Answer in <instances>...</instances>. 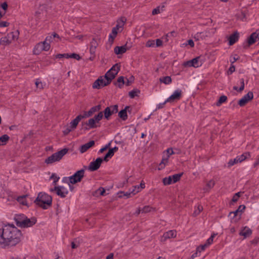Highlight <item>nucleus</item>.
Returning a JSON list of instances; mask_svg holds the SVG:
<instances>
[{
  "label": "nucleus",
  "instance_id": "1",
  "mask_svg": "<svg viewBox=\"0 0 259 259\" xmlns=\"http://www.w3.org/2000/svg\"><path fill=\"white\" fill-rule=\"evenodd\" d=\"M21 236V231L14 225L0 226V245L15 246L20 242Z\"/></svg>",
  "mask_w": 259,
  "mask_h": 259
},
{
  "label": "nucleus",
  "instance_id": "2",
  "mask_svg": "<svg viewBox=\"0 0 259 259\" xmlns=\"http://www.w3.org/2000/svg\"><path fill=\"white\" fill-rule=\"evenodd\" d=\"M36 205L44 209H47L52 205V197L43 192H40L34 201Z\"/></svg>",
  "mask_w": 259,
  "mask_h": 259
},
{
  "label": "nucleus",
  "instance_id": "3",
  "mask_svg": "<svg viewBox=\"0 0 259 259\" xmlns=\"http://www.w3.org/2000/svg\"><path fill=\"white\" fill-rule=\"evenodd\" d=\"M68 151V149L64 148L60 151L54 153L45 160V162L47 164H52L55 162L59 161L67 153Z\"/></svg>",
  "mask_w": 259,
  "mask_h": 259
},
{
  "label": "nucleus",
  "instance_id": "4",
  "mask_svg": "<svg viewBox=\"0 0 259 259\" xmlns=\"http://www.w3.org/2000/svg\"><path fill=\"white\" fill-rule=\"evenodd\" d=\"M119 70L120 67L119 65L118 64H116L107 72L104 76L106 78H107V80H108L109 83H110L112 80L115 78L116 75L117 74Z\"/></svg>",
  "mask_w": 259,
  "mask_h": 259
},
{
  "label": "nucleus",
  "instance_id": "5",
  "mask_svg": "<svg viewBox=\"0 0 259 259\" xmlns=\"http://www.w3.org/2000/svg\"><path fill=\"white\" fill-rule=\"evenodd\" d=\"M84 170L83 169H80L77 171L73 175L66 178L69 180V183L72 184H75L77 183L80 182L81 179L84 177Z\"/></svg>",
  "mask_w": 259,
  "mask_h": 259
},
{
  "label": "nucleus",
  "instance_id": "6",
  "mask_svg": "<svg viewBox=\"0 0 259 259\" xmlns=\"http://www.w3.org/2000/svg\"><path fill=\"white\" fill-rule=\"evenodd\" d=\"M214 33L213 29H207L203 32H197L194 36L195 40L203 39L206 37H210Z\"/></svg>",
  "mask_w": 259,
  "mask_h": 259
},
{
  "label": "nucleus",
  "instance_id": "7",
  "mask_svg": "<svg viewBox=\"0 0 259 259\" xmlns=\"http://www.w3.org/2000/svg\"><path fill=\"white\" fill-rule=\"evenodd\" d=\"M109 83H110L104 76H101L94 82L93 88L94 89H100L107 85Z\"/></svg>",
  "mask_w": 259,
  "mask_h": 259
},
{
  "label": "nucleus",
  "instance_id": "8",
  "mask_svg": "<svg viewBox=\"0 0 259 259\" xmlns=\"http://www.w3.org/2000/svg\"><path fill=\"white\" fill-rule=\"evenodd\" d=\"M183 174H175L172 176H169L168 177L164 178L163 179V183L164 185H170L171 183H175L178 182L180 179Z\"/></svg>",
  "mask_w": 259,
  "mask_h": 259
},
{
  "label": "nucleus",
  "instance_id": "9",
  "mask_svg": "<svg viewBox=\"0 0 259 259\" xmlns=\"http://www.w3.org/2000/svg\"><path fill=\"white\" fill-rule=\"evenodd\" d=\"M50 48V45H48L47 43H46L44 41L42 42H39L37 44L35 48H34L33 52L35 54H39L41 51H48Z\"/></svg>",
  "mask_w": 259,
  "mask_h": 259
},
{
  "label": "nucleus",
  "instance_id": "10",
  "mask_svg": "<svg viewBox=\"0 0 259 259\" xmlns=\"http://www.w3.org/2000/svg\"><path fill=\"white\" fill-rule=\"evenodd\" d=\"M50 191H55L57 195L62 198L66 197L68 193L67 188L63 186H55L53 189H51Z\"/></svg>",
  "mask_w": 259,
  "mask_h": 259
},
{
  "label": "nucleus",
  "instance_id": "11",
  "mask_svg": "<svg viewBox=\"0 0 259 259\" xmlns=\"http://www.w3.org/2000/svg\"><path fill=\"white\" fill-rule=\"evenodd\" d=\"M202 64V61L200 60V57H196L190 61L184 63V66L198 67L201 66Z\"/></svg>",
  "mask_w": 259,
  "mask_h": 259
},
{
  "label": "nucleus",
  "instance_id": "12",
  "mask_svg": "<svg viewBox=\"0 0 259 259\" xmlns=\"http://www.w3.org/2000/svg\"><path fill=\"white\" fill-rule=\"evenodd\" d=\"M104 161L103 158L99 157L96 160L92 161L89 166L88 169L90 171H95L97 170L100 166L102 162Z\"/></svg>",
  "mask_w": 259,
  "mask_h": 259
},
{
  "label": "nucleus",
  "instance_id": "13",
  "mask_svg": "<svg viewBox=\"0 0 259 259\" xmlns=\"http://www.w3.org/2000/svg\"><path fill=\"white\" fill-rule=\"evenodd\" d=\"M253 98L252 92H249L247 94L244 95L238 102V104L240 106H244L249 101L252 100Z\"/></svg>",
  "mask_w": 259,
  "mask_h": 259
},
{
  "label": "nucleus",
  "instance_id": "14",
  "mask_svg": "<svg viewBox=\"0 0 259 259\" xmlns=\"http://www.w3.org/2000/svg\"><path fill=\"white\" fill-rule=\"evenodd\" d=\"M165 152L166 153V155L165 156H163L161 162L160 163V166L161 168L164 167V166L168 163L170 155L174 153L173 150L171 148L167 149Z\"/></svg>",
  "mask_w": 259,
  "mask_h": 259
},
{
  "label": "nucleus",
  "instance_id": "15",
  "mask_svg": "<svg viewBox=\"0 0 259 259\" xmlns=\"http://www.w3.org/2000/svg\"><path fill=\"white\" fill-rule=\"evenodd\" d=\"M182 95V91L178 89L176 90L174 93L166 100L165 102H172L175 100L180 99Z\"/></svg>",
  "mask_w": 259,
  "mask_h": 259
},
{
  "label": "nucleus",
  "instance_id": "16",
  "mask_svg": "<svg viewBox=\"0 0 259 259\" xmlns=\"http://www.w3.org/2000/svg\"><path fill=\"white\" fill-rule=\"evenodd\" d=\"M177 232L175 230H169L164 233L161 238V241L164 242L167 239L176 237Z\"/></svg>",
  "mask_w": 259,
  "mask_h": 259
},
{
  "label": "nucleus",
  "instance_id": "17",
  "mask_svg": "<svg viewBox=\"0 0 259 259\" xmlns=\"http://www.w3.org/2000/svg\"><path fill=\"white\" fill-rule=\"evenodd\" d=\"M85 118V116L82 115H78L74 119H73L70 123L69 127L72 130L76 128L79 122L83 118Z\"/></svg>",
  "mask_w": 259,
  "mask_h": 259
},
{
  "label": "nucleus",
  "instance_id": "18",
  "mask_svg": "<svg viewBox=\"0 0 259 259\" xmlns=\"http://www.w3.org/2000/svg\"><path fill=\"white\" fill-rule=\"evenodd\" d=\"M118 149V148L117 147H114L113 148L110 149L103 159L105 161H108L109 159L111 158L114 155V153L117 151Z\"/></svg>",
  "mask_w": 259,
  "mask_h": 259
},
{
  "label": "nucleus",
  "instance_id": "19",
  "mask_svg": "<svg viewBox=\"0 0 259 259\" xmlns=\"http://www.w3.org/2000/svg\"><path fill=\"white\" fill-rule=\"evenodd\" d=\"M36 222V220L34 218H32L31 219H28L27 217L26 219L24 220L22 227H31L33 225H34Z\"/></svg>",
  "mask_w": 259,
  "mask_h": 259
},
{
  "label": "nucleus",
  "instance_id": "20",
  "mask_svg": "<svg viewBox=\"0 0 259 259\" xmlns=\"http://www.w3.org/2000/svg\"><path fill=\"white\" fill-rule=\"evenodd\" d=\"M259 39V31H256L252 33L248 38V42L252 45Z\"/></svg>",
  "mask_w": 259,
  "mask_h": 259
},
{
  "label": "nucleus",
  "instance_id": "21",
  "mask_svg": "<svg viewBox=\"0 0 259 259\" xmlns=\"http://www.w3.org/2000/svg\"><path fill=\"white\" fill-rule=\"evenodd\" d=\"M19 32L18 30H16L14 32H12L7 34L10 43H12L13 41L17 40L19 37Z\"/></svg>",
  "mask_w": 259,
  "mask_h": 259
},
{
  "label": "nucleus",
  "instance_id": "22",
  "mask_svg": "<svg viewBox=\"0 0 259 259\" xmlns=\"http://www.w3.org/2000/svg\"><path fill=\"white\" fill-rule=\"evenodd\" d=\"M129 49V48H128L126 45H124V46H120V47H116L114 49V53L117 54V55H119V54H122L123 53H125L128 49Z\"/></svg>",
  "mask_w": 259,
  "mask_h": 259
},
{
  "label": "nucleus",
  "instance_id": "23",
  "mask_svg": "<svg viewBox=\"0 0 259 259\" xmlns=\"http://www.w3.org/2000/svg\"><path fill=\"white\" fill-rule=\"evenodd\" d=\"M118 30H116V29L112 28L111 33L109 35V39L108 41V44L110 46V47L112 45L114 39L116 36V35L117 34Z\"/></svg>",
  "mask_w": 259,
  "mask_h": 259
},
{
  "label": "nucleus",
  "instance_id": "24",
  "mask_svg": "<svg viewBox=\"0 0 259 259\" xmlns=\"http://www.w3.org/2000/svg\"><path fill=\"white\" fill-rule=\"evenodd\" d=\"M26 218L23 214L17 215L15 218V220L17 226L22 227Z\"/></svg>",
  "mask_w": 259,
  "mask_h": 259
},
{
  "label": "nucleus",
  "instance_id": "25",
  "mask_svg": "<svg viewBox=\"0 0 259 259\" xmlns=\"http://www.w3.org/2000/svg\"><path fill=\"white\" fill-rule=\"evenodd\" d=\"M95 144L94 141H91L89 142L82 145L80 148V152L81 153L85 152L90 148L92 147Z\"/></svg>",
  "mask_w": 259,
  "mask_h": 259
},
{
  "label": "nucleus",
  "instance_id": "26",
  "mask_svg": "<svg viewBox=\"0 0 259 259\" xmlns=\"http://www.w3.org/2000/svg\"><path fill=\"white\" fill-rule=\"evenodd\" d=\"M251 230L247 227H244L240 231L239 234L246 238L251 234Z\"/></svg>",
  "mask_w": 259,
  "mask_h": 259
},
{
  "label": "nucleus",
  "instance_id": "27",
  "mask_svg": "<svg viewBox=\"0 0 259 259\" xmlns=\"http://www.w3.org/2000/svg\"><path fill=\"white\" fill-rule=\"evenodd\" d=\"M101 105H97L91 108V109L87 113H85L83 116L86 117L91 116L94 113L99 111L101 109Z\"/></svg>",
  "mask_w": 259,
  "mask_h": 259
},
{
  "label": "nucleus",
  "instance_id": "28",
  "mask_svg": "<svg viewBox=\"0 0 259 259\" xmlns=\"http://www.w3.org/2000/svg\"><path fill=\"white\" fill-rule=\"evenodd\" d=\"M98 123L95 120L94 118L90 119L87 122L85 123V124L89 126L88 128H96L98 126L97 124ZM87 129L88 127L86 128Z\"/></svg>",
  "mask_w": 259,
  "mask_h": 259
},
{
  "label": "nucleus",
  "instance_id": "29",
  "mask_svg": "<svg viewBox=\"0 0 259 259\" xmlns=\"http://www.w3.org/2000/svg\"><path fill=\"white\" fill-rule=\"evenodd\" d=\"M125 21L126 19L125 18H120L117 21V24L115 27H113V28L116 29L117 30H119V29H121L123 27Z\"/></svg>",
  "mask_w": 259,
  "mask_h": 259
},
{
  "label": "nucleus",
  "instance_id": "30",
  "mask_svg": "<svg viewBox=\"0 0 259 259\" xmlns=\"http://www.w3.org/2000/svg\"><path fill=\"white\" fill-rule=\"evenodd\" d=\"M239 37V34L236 32L231 35L229 37V45H232L236 42Z\"/></svg>",
  "mask_w": 259,
  "mask_h": 259
},
{
  "label": "nucleus",
  "instance_id": "31",
  "mask_svg": "<svg viewBox=\"0 0 259 259\" xmlns=\"http://www.w3.org/2000/svg\"><path fill=\"white\" fill-rule=\"evenodd\" d=\"M17 200L21 205L27 206V201L26 200V195H22L17 197Z\"/></svg>",
  "mask_w": 259,
  "mask_h": 259
},
{
  "label": "nucleus",
  "instance_id": "32",
  "mask_svg": "<svg viewBox=\"0 0 259 259\" xmlns=\"http://www.w3.org/2000/svg\"><path fill=\"white\" fill-rule=\"evenodd\" d=\"M55 37H57L59 38V35L54 33L52 35L48 36L46 38L45 40L44 41L46 43H47L48 45H50V42H52Z\"/></svg>",
  "mask_w": 259,
  "mask_h": 259
},
{
  "label": "nucleus",
  "instance_id": "33",
  "mask_svg": "<svg viewBox=\"0 0 259 259\" xmlns=\"http://www.w3.org/2000/svg\"><path fill=\"white\" fill-rule=\"evenodd\" d=\"M128 108H130V107L126 106L124 109L121 110L118 113L119 116L123 120H125L127 118L126 110Z\"/></svg>",
  "mask_w": 259,
  "mask_h": 259
},
{
  "label": "nucleus",
  "instance_id": "34",
  "mask_svg": "<svg viewBox=\"0 0 259 259\" xmlns=\"http://www.w3.org/2000/svg\"><path fill=\"white\" fill-rule=\"evenodd\" d=\"M98 46V42L96 40L93 39L91 42L90 52L91 54H94L95 52V50Z\"/></svg>",
  "mask_w": 259,
  "mask_h": 259
},
{
  "label": "nucleus",
  "instance_id": "35",
  "mask_svg": "<svg viewBox=\"0 0 259 259\" xmlns=\"http://www.w3.org/2000/svg\"><path fill=\"white\" fill-rule=\"evenodd\" d=\"M125 83L124 77L123 76H120L117 78V82L115 84L120 88H121L123 84Z\"/></svg>",
  "mask_w": 259,
  "mask_h": 259
},
{
  "label": "nucleus",
  "instance_id": "36",
  "mask_svg": "<svg viewBox=\"0 0 259 259\" xmlns=\"http://www.w3.org/2000/svg\"><path fill=\"white\" fill-rule=\"evenodd\" d=\"M36 87L39 90H42L46 86L45 82H41L39 79L36 80L35 82Z\"/></svg>",
  "mask_w": 259,
  "mask_h": 259
},
{
  "label": "nucleus",
  "instance_id": "37",
  "mask_svg": "<svg viewBox=\"0 0 259 259\" xmlns=\"http://www.w3.org/2000/svg\"><path fill=\"white\" fill-rule=\"evenodd\" d=\"M159 81L165 84H168L171 82V79L170 76H167L160 78Z\"/></svg>",
  "mask_w": 259,
  "mask_h": 259
},
{
  "label": "nucleus",
  "instance_id": "38",
  "mask_svg": "<svg viewBox=\"0 0 259 259\" xmlns=\"http://www.w3.org/2000/svg\"><path fill=\"white\" fill-rule=\"evenodd\" d=\"M214 185V182L213 180H210L208 181L205 188H204V191L205 192L208 191L209 189H211Z\"/></svg>",
  "mask_w": 259,
  "mask_h": 259
},
{
  "label": "nucleus",
  "instance_id": "39",
  "mask_svg": "<svg viewBox=\"0 0 259 259\" xmlns=\"http://www.w3.org/2000/svg\"><path fill=\"white\" fill-rule=\"evenodd\" d=\"M9 139V137L7 135H4L0 137V145H4L6 144Z\"/></svg>",
  "mask_w": 259,
  "mask_h": 259
},
{
  "label": "nucleus",
  "instance_id": "40",
  "mask_svg": "<svg viewBox=\"0 0 259 259\" xmlns=\"http://www.w3.org/2000/svg\"><path fill=\"white\" fill-rule=\"evenodd\" d=\"M227 100V97L226 96H222L220 97L218 101L216 103L217 106H220L222 103L225 102Z\"/></svg>",
  "mask_w": 259,
  "mask_h": 259
},
{
  "label": "nucleus",
  "instance_id": "41",
  "mask_svg": "<svg viewBox=\"0 0 259 259\" xmlns=\"http://www.w3.org/2000/svg\"><path fill=\"white\" fill-rule=\"evenodd\" d=\"M202 210L203 207L200 205H198L197 207L195 208L193 215L195 217L198 215Z\"/></svg>",
  "mask_w": 259,
  "mask_h": 259
},
{
  "label": "nucleus",
  "instance_id": "42",
  "mask_svg": "<svg viewBox=\"0 0 259 259\" xmlns=\"http://www.w3.org/2000/svg\"><path fill=\"white\" fill-rule=\"evenodd\" d=\"M140 92L139 90L136 89L130 92L128 94L131 98H134L135 97L138 96Z\"/></svg>",
  "mask_w": 259,
  "mask_h": 259
},
{
  "label": "nucleus",
  "instance_id": "43",
  "mask_svg": "<svg viewBox=\"0 0 259 259\" xmlns=\"http://www.w3.org/2000/svg\"><path fill=\"white\" fill-rule=\"evenodd\" d=\"M163 7L160 6L156 7L152 11V14L154 15L160 13L163 11Z\"/></svg>",
  "mask_w": 259,
  "mask_h": 259
},
{
  "label": "nucleus",
  "instance_id": "44",
  "mask_svg": "<svg viewBox=\"0 0 259 259\" xmlns=\"http://www.w3.org/2000/svg\"><path fill=\"white\" fill-rule=\"evenodd\" d=\"M113 114L110 110V108L108 107L104 110V116L106 119H108L109 116Z\"/></svg>",
  "mask_w": 259,
  "mask_h": 259
},
{
  "label": "nucleus",
  "instance_id": "45",
  "mask_svg": "<svg viewBox=\"0 0 259 259\" xmlns=\"http://www.w3.org/2000/svg\"><path fill=\"white\" fill-rule=\"evenodd\" d=\"M0 41H1V43L4 45H8L10 44V40H9V39H8L7 36H6L5 37H3L2 38H1Z\"/></svg>",
  "mask_w": 259,
  "mask_h": 259
},
{
  "label": "nucleus",
  "instance_id": "46",
  "mask_svg": "<svg viewBox=\"0 0 259 259\" xmlns=\"http://www.w3.org/2000/svg\"><path fill=\"white\" fill-rule=\"evenodd\" d=\"M238 161H239V158H237V157L233 159L230 160V161H229V162L228 163V166H231L235 164L239 163Z\"/></svg>",
  "mask_w": 259,
  "mask_h": 259
},
{
  "label": "nucleus",
  "instance_id": "47",
  "mask_svg": "<svg viewBox=\"0 0 259 259\" xmlns=\"http://www.w3.org/2000/svg\"><path fill=\"white\" fill-rule=\"evenodd\" d=\"M216 236L215 234H213L211 235V236L207 240L205 244L207 246L211 244L213 242V240L214 237Z\"/></svg>",
  "mask_w": 259,
  "mask_h": 259
},
{
  "label": "nucleus",
  "instance_id": "48",
  "mask_svg": "<svg viewBox=\"0 0 259 259\" xmlns=\"http://www.w3.org/2000/svg\"><path fill=\"white\" fill-rule=\"evenodd\" d=\"M103 117V114L102 112H100L98 113V115H96L93 117L95 120L96 121L97 123H99V122L102 119Z\"/></svg>",
  "mask_w": 259,
  "mask_h": 259
},
{
  "label": "nucleus",
  "instance_id": "49",
  "mask_svg": "<svg viewBox=\"0 0 259 259\" xmlns=\"http://www.w3.org/2000/svg\"><path fill=\"white\" fill-rule=\"evenodd\" d=\"M146 46L147 47H152V48L155 47V40H152V39L148 40L146 44Z\"/></svg>",
  "mask_w": 259,
  "mask_h": 259
},
{
  "label": "nucleus",
  "instance_id": "50",
  "mask_svg": "<svg viewBox=\"0 0 259 259\" xmlns=\"http://www.w3.org/2000/svg\"><path fill=\"white\" fill-rule=\"evenodd\" d=\"M51 179L53 180V184L56 185L60 178L55 174H53L51 177Z\"/></svg>",
  "mask_w": 259,
  "mask_h": 259
},
{
  "label": "nucleus",
  "instance_id": "51",
  "mask_svg": "<svg viewBox=\"0 0 259 259\" xmlns=\"http://www.w3.org/2000/svg\"><path fill=\"white\" fill-rule=\"evenodd\" d=\"M139 192H140V189L139 187H138V186H134L132 188V190H131V193H132L133 195H135Z\"/></svg>",
  "mask_w": 259,
  "mask_h": 259
},
{
  "label": "nucleus",
  "instance_id": "52",
  "mask_svg": "<svg viewBox=\"0 0 259 259\" xmlns=\"http://www.w3.org/2000/svg\"><path fill=\"white\" fill-rule=\"evenodd\" d=\"M110 108L112 114L116 113L118 111V106L117 105H113L108 107Z\"/></svg>",
  "mask_w": 259,
  "mask_h": 259
},
{
  "label": "nucleus",
  "instance_id": "53",
  "mask_svg": "<svg viewBox=\"0 0 259 259\" xmlns=\"http://www.w3.org/2000/svg\"><path fill=\"white\" fill-rule=\"evenodd\" d=\"M163 41L161 39H156L155 40V47H160L162 46Z\"/></svg>",
  "mask_w": 259,
  "mask_h": 259
},
{
  "label": "nucleus",
  "instance_id": "54",
  "mask_svg": "<svg viewBox=\"0 0 259 259\" xmlns=\"http://www.w3.org/2000/svg\"><path fill=\"white\" fill-rule=\"evenodd\" d=\"M152 208L149 206L144 207L142 209V213H147L150 212Z\"/></svg>",
  "mask_w": 259,
  "mask_h": 259
},
{
  "label": "nucleus",
  "instance_id": "55",
  "mask_svg": "<svg viewBox=\"0 0 259 259\" xmlns=\"http://www.w3.org/2000/svg\"><path fill=\"white\" fill-rule=\"evenodd\" d=\"M237 158H239V161H238L240 163L246 158V154H242L240 156H237Z\"/></svg>",
  "mask_w": 259,
  "mask_h": 259
},
{
  "label": "nucleus",
  "instance_id": "56",
  "mask_svg": "<svg viewBox=\"0 0 259 259\" xmlns=\"http://www.w3.org/2000/svg\"><path fill=\"white\" fill-rule=\"evenodd\" d=\"M208 246L206 245V244L205 243L204 244L201 245L199 247L197 248V251L201 252V251H203L206 247Z\"/></svg>",
  "mask_w": 259,
  "mask_h": 259
},
{
  "label": "nucleus",
  "instance_id": "57",
  "mask_svg": "<svg viewBox=\"0 0 259 259\" xmlns=\"http://www.w3.org/2000/svg\"><path fill=\"white\" fill-rule=\"evenodd\" d=\"M9 25V23L6 21L0 22V27H7Z\"/></svg>",
  "mask_w": 259,
  "mask_h": 259
},
{
  "label": "nucleus",
  "instance_id": "58",
  "mask_svg": "<svg viewBox=\"0 0 259 259\" xmlns=\"http://www.w3.org/2000/svg\"><path fill=\"white\" fill-rule=\"evenodd\" d=\"M69 57L70 58H74V59H75L76 60H79L80 59L79 56L78 54H74V53L72 54L71 55H70Z\"/></svg>",
  "mask_w": 259,
  "mask_h": 259
},
{
  "label": "nucleus",
  "instance_id": "59",
  "mask_svg": "<svg viewBox=\"0 0 259 259\" xmlns=\"http://www.w3.org/2000/svg\"><path fill=\"white\" fill-rule=\"evenodd\" d=\"M245 208V206L244 205H241L239 206L238 208L237 209L238 212H243Z\"/></svg>",
  "mask_w": 259,
  "mask_h": 259
},
{
  "label": "nucleus",
  "instance_id": "60",
  "mask_svg": "<svg viewBox=\"0 0 259 259\" xmlns=\"http://www.w3.org/2000/svg\"><path fill=\"white\" fill-rule=\"evenodd\" d=\"M240 81H241V85L240 87V88L239 89V90H238L239 92H241L243 90V89L244 88V80L243 79H241Z\"/></svg>",
  "mask_w": 259,
  "mask_h": 259
},
{
  "label": "nucleus",
  "instance_id": "61",
  "mask_svg": "<svg viewBox=\"0 0 259 259\" xmlns=\"http://www.w3.org/2000/svg\"><path fill=\"white\" fill-rule=\"evenodd\" d=\"M98 192L99 194H100L101 195H104V193H105V190L103 188H100L98 190Z\"/></svg>",
  "mask_w": 259,
  "mask_h": 259
},
{
  "label": "nucleus",
  "instance_id": "62",
  "mask_svg": "<svg viewBox=\"0 0 259 259\" xmlns=\"http://www.w3.org/2000/svg\"><path fill=\"white\" fill-rule=\"evenodd\" d=\"M235 70V66L233 65H232L229 69L228 70V74H232L233 72H234Z\"/></svg>",
  "mask_w": 259,
  "mask_h": 259
},
{
  "label": "nucleus",
  "instance_id": "63",
  "mask_svg": "<svg viewBox=\"0 0 259 259\" xmlns=\"http://www.w3.org/2000/svg\"><path fill=\"white\" fill-rule=\"evenodd\" d=\"M72 131V130L69 126H68L63 131V133L65 135H67Z\"/></svg>",
  "mask_w": 259,
  "mask_h": 259
},
{
  "label": "nucleus",
  "instance_id": "64",
  "mask_svg": "<svg viewBox=\"0 0 259 259\" xmlns=\"http://www.w3.org/2000/svg\"><path fill=\"white\" fill-rule=\"evenodd\" d=\"M1 7L3 10L6 11L8 8V5H7V3L5 2V3H3V4H2Z\"/></svg>",
  "mask_w": 259,
  "mask_h": 259
}]
</instances>
